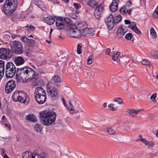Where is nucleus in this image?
I'll use <instances>...</instances> for the list:
<instances>
[{
    "instance_id": "nucleus-1",
    "label": "nucleus",
    "mask_w": 158,
    "mask_h": 158,
    "mask_svg": "<svg viewBox=\"0 0 158 158\" xmlns=\"http://www.w3.org/2000/svg\"><path fill=\"white\" fill-rule=\"evenodd\" d=\"M16 77L18 80L21 82H29L33 80L31 83L33 87L39 85L40 83L38 73H35L33 69L30 68L24 67L18 69Z\"/></svg>"
},
{
    "instance_id": "nucleus-2",
    "label": "nucleus",
    "mask_w": 158,
    "mask_h": 158,
    "mask_svg": "<svg viewBox=\"0 0 158 158\" xmlns=\"http://www.w3.org/2000/svg\"><path fill=\"white\" fill-rule=\"evenodd\" d=\"M56 117V114L53 111H50L44 110L40 112V118L42 124L45 126L51 125L55 121Z\"/></svg>"
},
{
    "instance_id": "nucleus-3",
    "label": "nucleus",
    "mask_w": 158,
    "mask_h": 158,
    "mask_svg": "<svg viewBox=\"0 0 158 158\" xmlns=\"http://www.w3.org/2000/svg\"><path fill=\"white\" fill-rule=\"evenodd\" d=\"M17 0H6L3 8V11L7 15H11L17 7Z\"/></svg>"
},
{
    "instance_id": "nucleus-4",
    "label": "nucleus",
    "mask_w": 158,
    "mask_h": 158,
    "mask_svg": "<svg viewBox=\"0 0 158 158\" xmlns=\"http://www.w3.org/2000/svg\"><path fill=\"white\" fill-rule=\"evenodd\" d=\"M122 19V16L120 15L114 17L110 14L105 19V21L108 28L110 30L113 28L115 24L119 23Z\"/></svg>"
},
{
    "instance_id": "nucleus-5",
    "label": "nucleus",
    "mask_w": 158,
    "mask_h": 158,
    "mask_svg": "<svg viewBox=\"0 0 158 158\" xmlns=\"http://www.w3.org/2000/svg\"><path fill=\"white\" fill-rule=\"evenodd\" d=\"M12 98L14 101L19 102L22 103L28 102V98L26 93L24 91H15L13 94Z\"/></svg>"
},
{
    "instance_id": "nucleus-6",
    "label": "nucleus",
    "mask_w": 158,
    "mask_h": 158,
    "mask_svg": "<svg viewBox=\"0 0 158 158\" xmlns=\"http://www.w3.org/2000/svg\"><path fill=\"white\" fill-rule=\"evenodd\" d=\"M10 46L13 52L16 54L20 55L23 52L22 44L19 41H13L10 44Z\"/></svg>"
},
{
    "instance_id": "nucleus-7",
    "label": "nucleus",
    "mask_w": 158,
    "mask_h": 158,
    "mask_svg": "<svg viewBox=\"0 0 158 158\" xmlns=\"http://www.w3.org/2000/svg\"><path fill=\"white\" fill-rule=\"evenodd\" d=\"M16 68L13 63L8 62L6 65L5 74L7 78H12L15 75Z\"/></svg>"
},
{
    "instance_id": "nucleus-8",
    "label": "nucleus",
    "mask_w": 158,
    "mask_h": 158,
    "mask_svg": "<svg viewBox=\"0 0 158 158\" xmlns=\"http://www.w3.org/2000/svg\"><path fill=\"white\" fill-rule=\"evenodd\" d=\"M47 91L52 100L58 99V92L56 88L51 85L50 82H48L47 85Z\"/></svg>"
},
{
    "instance_id": "nucleus-9",
    "label": "nucleus",
    "mask_w": 158,
    "mask_h": 158,
    "mask_svg": "<svg viewBox=\"0 0 158 158\" xmlns=\"http://www.w3.org/2000/svg\"><path fill=\"white\" fill-rule=\"evenodd\" d=\"M16 86L14 81H10L6 84L5 91L7 94H9L14 90Z\"/></svg>"
},
{
    "instance_id": "nucleus-10",
    "label": "nucleus",
    "mask_w": 158,
    "mask_h": 158,
    "mask_svg": "<svg viewBox=\"0 0 158 158\" xmlns=\"http://www.w3.org/2000/svg\"><path fill=\"white\" fill-rule=\"evenodd\" d=\"M10 52V50L4 48L0 49V58L5 60L9 58Z\"/></svg>"
},
{
    "instance_id": "nucleus-11",
    "label": "nucleus",
    "mask_w": 158,
    "mask_h": 158,
    "mask_svg": "<svg viewBox=\"0 0 158 158\" xmlns=\"http://www.w3.org/2000/svg\"><path fill=\"white\" fill-rule=\"evenodd\" d=\"M70 36L76 38L80 37L82 35V32L77 28L70 29Z\"/></svg>"
},
{
    "instance_id": "nucleus-12",
    "label": "nucleus",
    "mask_w": 158,
    "mask_h": 158,
    "mask_svg": "<svg viewBox=\"0 0 158 158\" xmlns=\"http://www.w3.org/2000/svg\"><path fill=\"white\" fill-rule=\"evenodd\" d=\"M127 28L123 25H120L118 27L117 32L118 35L120 37L123 36L127 31Z\"/></svg>"
},
{
    "instance_id": "nucleus-13",
    "label": "nucleus",
    "mask_w": 158,
    "mask_h": 158,
    "mask_svg": "<svg viewBox=\"0 0 158 158\" xmlns=\"http://www.w3.org/2000/svg\"><path fill=\"white\" fill-rule=\"evenodd\" d=\"M138 140L144 143L148 149L152 148L155 145V143L154 142L152 141H148L144 139H139Z\"/></svg>"
},
{
    "instance_id": "nucleus-14",
    "label": "nucleus",
    "mask_w": 158,
    "mask_h": 158,
    "mask_svg": "<svg viewBox=\"0 0 158 158\" xmlns=\"http://www.w3.org/2000/svg\"><path fill=\"white\" fill-rule=\"evenodd\" d=\"M41 90V93H40V104L44 103L46 99V95L45 90L42 87H40V91Z\"/></svg>"
},
{
    "instance_id": "nucleus-15",
    "label": "nucleus",
    "mask_w": 158,
    "mask_h": 158,
    "mask_svg": "<svg viewBox=\"0 0 158 158\" xmlns=\"http://www.w3.org/2000/svg\"><path fill=\"white\" fill-rule=\"evenodd\" d=\"M82 35L86 36H89L92 35L94 34V31L93 29H90L86 27L82 32Z\"/></svg>"
},
{
    "instance_id": "nucleus-16",
    "label": "nucleus",
    "mask_w": 158,
    "mask_h": 158,
    "mask_svg": "<svg viewBox=\"0 0 158 158\" xmlns=\"http://www.w3.org/2000/svg\"><path fill=\"white\" fill-rule=\"evenodd\" d=\"M14 62L17 66L23 64L25 62L24 59L21 56H16L14 58Z\"/></svg>"
},
{
    "instance_id": "nucleus-17",
    "label": "nucleus",
    "mask_w": 158,
    "mask_h": 158,
    "mask_svg": "<svg viewBox=\"0 0 158 158\" xmlns=\"http://www.w3.org/2000/svg\"><path fill=\"white\" fill-rule=\"evenodd\" d=\"M36 156L37 158H39L38 155L31 152H25L22 155L23 158H35Z\"/></svg>"
},
{
    "instance_id": "nucleus-18",
    "label": "nucleus",
    "mask_w": 158,
    "mask_h": 158,
    "mask_svg": "<svg viewBox=\"0 0 158 158\" xmlns=\"http://www.w3.org/2000/svg\"><path fill=\"white\" fill-rule=\"evenodd\" d=\"M126 110H127L126 112L129 114H131V116L133 117H135L137 114L139 112L142 111L141 109H128Z\"/></svg>"
},
{
    "instance_id": "nucleus-19",
    "label": "nucleus",
    "mask_w": 158,
    "mask_h": 158,
    "mask_svg": "<svg viewBox=\"0 0 158 158\" xmlns=\"http://www.w3.org/2000/svg\"><path fill=\"white\" fill-rule=\"evenodd\" d=\"M69 103L71 107L75 108L77 110V111H79V104H76V101L75 99H71L69 101Z\"/></svg>"
},
{
    "instance_id": "nucleus-20",
    "label": "nucleus",
    "mask_w": 158,
    "mask_h": 158,
    "mask_svg": "<svg viewBox=\"0 0 158 158\" xmlns=\"http://www.w3.org/2000/svg\"><path fill=\"white\" fill-rule=\"evenodd\" d=\"M5 71V62L3 60H0V80L4 75Z\"/></svg>"
},
{
    "instance_id": "nucleus-21",
    "label": "nucleus",
    "mask_w": 158,
    "mask_h": 158,
    "mask_svg": "<svg viewBox=\"0 0 158 158\" xmlns=\"http://www.w3.org/2000/svg\"><path fill=\"white\" fill-rule=\"evenodd\" d=\"M50 81L48 82H50L51 85H53L52 83L57 85V84L61 82L60 77L57 75H56L52 77Z\"/></svg>"
},
{
    "instance_id": "nucleus-22",
    "label": "nucleus",
    "mask_w": 158,
    "mask_h": 158,
    "mask_svg": "<svg viewBox=\"0 0 158 158\" xmlns=\"http://www.w3.org/2000/svg\"><path fill=\"white\" fill-rule=\"evenodd\" d=\"M117 2L116 0H113L109 6L110 10L112 12L116 11L118 8Z\"/></svg>"
},
{
    "instance_id": "nucleus-23",
    "label": "nucleus",
    "mask_w": 158,
    "mask_h": 158,
    "mask_svg": "<svg viewBox=\"0 0 158 158\" xmlns=\"http://www.w3.org/2000/svg\"><path fill=\"white\" fill-rule=\"evenodd\" d=\"M43 19V21L50 25L53 24L55 21L54 19L51 17H44Z\"/></svg>"
},
{
    "instance_id": "nucleus-24",
    "label": "nucleus",
    "mask_w": 158,
    "mask_h": 158,
    "mask_svg": "<svg viewBox=\"0 0 158 158\" xmlns=\"http://www.w3.org/2000/svg\"><path fill=\"white\" fill-rule=\"evenodd\" d=\"M25 118L27 121L32 123L35 122L37 120V118L32 114H29Z\"/></svg>"
},
{
    "instance_id": "nucleus-25",
    "label": "nucleus",
    "mask_w": 158,
    "mask_h": 158,
    "mask_svg": "<svg viewBox=\"0 0 158 158\" xmlns=\"http://www.w3.org/2000/svg\"><path fill=\"white\" fill-rule=\"evenodd\" d=\"M39 90L40 87H37L35 89L34 92L35 98L39 104H40V101H39V99H40Z\"/></svg>"
},
{
    "instance_id": "nucleus-26",
    "label": "nucleus",
    "mask_w": 158,
    "mask_h": 158,
    "mask_svg": "<svg viewBox=\"0 0 158 158\" xmlns=\"http://www.w3.org/2000/svg\"><path fill=\"white\" fill-rule=\"evenodd\" d=\"M119 63L120 64L123 65H125L129 61V59L126 56H123L119 58L118 59Z\"/></svg>"
},
{
    "instance_id": "nucleus-27",
    "label": "nucleus",
    "mask_w": 158,
    "mask_h": 158,
    "mask_svg": "<svg viewBox=\"0 0 158 158\" xmlns=\"http://www.w3.org/2000/svg\"><path fill=\"white\" fill-rule=\"evenodd\" d=\"M104 131L106 133L109 135H113L116 132L115 130L111 127L106 128L104 130Z\"/></svg>"
},
{
    "instance_id": "nucleus-28",
    "label": "nucleus",
    "mask_w": 158,
    "mask_h": 158,
    "mask_svg": "<svg viewBox=\"0 0 158 158\" xmlns=\"http://www.w3.org/2000/svg\"><path fill=\"white\" fill-rule=\"evenodd\" d=\"M64 25L69 27H71L73 25V23L71 19L68 18H64Z\"/></svg>"
},
{
    "instance_id": "nucleus-29",
    "label": "nucleus",
    "mask_w": 158,
    "mask_h": 158,
    "mask_svg": "<svg viewBox=\"0 0 158 158\" xmlns=\"http://www.w3.org/2000/svg\"><path fill=\"white\" fill-rule=\"evenodd\" d=\"M87 5L93 8H96L98 6L97 2L94 0L88 1L87 2Z\"/></svg>"
},
{
    "instance_id": "nucleus-30",
    "label": "nucleus",
    "mask_w": 158,
    "mask_h": 158,
    "mask_svg": "<svg viewBox=\"0 0 158 158\" xmlns=\"http://www.w3.org/2000/svg\"><path fill=\"white\" fill-rule=\"evenodd\" d=\"M86 26L82 23H80L77 24V28L80 31H83L86 28Z\"/></svg>"
},
{
    "instance_id": "nucleus-31",
    "label": "nucleus",
    "mask_w": 158,
    "mask_h": 158,
    "mask_svg": "<svg viewBox=\"0 0 158 158\" xmlns=\"http://www.w3.org/2000/svg\"><path fill=\"white\" fill-rule=\"evenodd\" d=\"M150 34L151 37L153 39H155L157 37V34L154 30L153 28L152 27L150 30Z\"/></svg>"
},
{
    "instance_id": "nucleus-32",
    "label": "nucleus",
    "mask_w": 158,
    "mask_h": 158,
    "mask_svg": "<svg viewBox=\"0 0 158 158\" xmlns=\"http://www.w3.org/2000/svg\"><path fill=\"white\" fill-rule=\"evenodd\" d=\"M95 10H97L99 12L103 13V11L104 10L103 4H101L98 5Z\"/></svg>"
},
{
    "instance_id": "nucleus-33",
    "label": "nucleus",
    "mask_w": 158,
    "mask_h": 158,
    "mask_svg": "<svg viewBox=\"0 0 158 158\" xmlns=\"http://www.w3.org/2000/svg\"><path fill=\"white\" fill-rule=\"evenodd\" d=\"M97 11V10H94V14L95 18L96 19H98L102 15L103 13L99 12Z\"/></svg>"
},
{
    "instance_id": "nucleus-34",
    "label": "nucleus",
    "mask_w": 158,
    "mask_h": 158,
    "mask_svg": "<svg viewBox=\"0 0 158 158\" xmlns=\"http://www.w3.org/2000/svg\"><path fill=\"white\" fill-rule=\"evenodd\" d=\"M157 96V94L156 93H153L150 97V99L153 102L154 104H156L157 101L156 100V98Z\"/></svg>"
},
{
    "instance_id": "nucleus-35",
    "label": "nucleus",
    "mask_w": 158,
    "mask_h": 158,
    "mask_svg": "<svg viewBox=\"0 0 158 158\" xmlns=\"http://www.w3.org/2000/svg\"><path fill=\"white\" fill-rule=\"evenodd\" d=\"M151 54L152 57L158 59V51L154 50L151 52Z\"/></svg>"
},
{
    "instance_id": "nucleus-36",
    "label": "nucleus",
    "mask_w": 158,
    "mask_h": 158,
    "mask_svg": "<svg viewBox=\"0 0 158 158\" xmlns=\"http://www.w3.org/2000/svg\"><path fill=\"white\" fill-rule=\"evenodd\" d=\"M120 54L119 52H118L114 54L112 56V59L114 61H116L118 59V58Z\"/></svg>"
},
{
    "instance_id": "nucleus-37",
    "label": "nucleus",
    "mask_w": 158,
    "mask_h": 158,
    "mask_svg": "<svg viewBox=\"0 0 158 158\" xmlns=\"http://www.w3.org/2000/svg\"><path fill=\"white\" fill-rule=\"evenodd\" d=\"M55 17L56 19V23H64V20L62 19L61 17H59L58 16H55Z\"/></svg>"
},
{
    "instance_id": "nucleus-38",
    "label": "nucleus",
    "mask_w": 158,
    "mask_h": 158,
    "mask_svg": "<svg viewBox=\"0 0 158 158\" xmlns=\"http://www.w3.org/2000/svg\"><path fill=\"white\" fill-rule=\"evenodd\" d=\"M56 26L58 29L61 30L64 28V23H56Z\"/></svg>"
},
{
    "instance_id": "nucleus-39",
    "label": "nucleus",
    "mask_w": 158,
    "mask_h": 158,
    "mask_svg": "<svg viewBox=\"0 0 158 158\" xmlns=\"http://www.w3.org/2000/svg\"><path fill=\"white\" fill-rule=\"evenodd\" d=\"M114 104L110 103L108 106V108L110 110L113 111H115L117 110V109L116 108L114 107Z\"/></svg>"
},
{
    "instance_id": "nucleus-40",
    "label": "nucleus",
    "mask_w": 158,
    "mask_h": 158,
    "mask_svg": "<svg viewBox=\"0 0 158 158\" xmlns=\"http://www.w3.org/2000/svg\"><path fill=\"white\" fill-rule=\"evenodd\" d=\"M153 18L154 19L158 18V6L156 8L153 15Z\"/></svg>"
},
{
    "instance_id": "nucleus-41",
    "label": "nucleus",
    "mask_w": 158,
    "mask_h": 158,
    "mask_svg": "<svg viewBox=\"0 0 158 158\" xmlns=\"http://www.w3.org/2000/svg\"><path fill=\"white\" fill-rule=\"evenodd\" d=\"M40 158H48L46 152L45 151L40 152Z\"/></svg>"
},
{
    "instance_id": "nucleus-42",
    "label": "nucleus",
    "mask_w": 158,
    "mask_h": 158,
    "mask_svg": "<svg viewBox=\"0 0 158 158\" xmlns=\"http://www.w3.org/2000/svg\"><path fill=\"white\" fill-rule=\"evenodd\" d=\"M113 101L117 102V103L119 104H121L123 103L122 100L120 98H114L113 99Z\"/></svg>"
},
{
    "instance_id": "nucleus-43",
    "label": "nucleus",
    "mask_w": 158,
    "mask_h": 158,
    "mask_svg": "<svg viewBox=\"0 0 158 158\" xmlns=\"http://www.w3.org/2000/svg\"><path fill=\"white\" fill-rule=\"evenodd\" d=\"M141 63L142 64L144 65H145L148 66H150V62L147 59H146L143 60L141 61Z\"/></svg>"
},
{
    "instance_id": "nucleus-44",
    "label": "nucleus",
    "mask_w": 158,
    "mask_h": 158,
    "mask_svg": "<svg viewBox=\"0 0 158 158\" xmlns=\"http://www.w3.org/2000/svg\"><path fill=\"white\" fill-rule=\"evenodd\" d=\"M82 47V44L80 43L77 46V52L78 54H81V49Z\"/></svg>"
},
{
    "instance_id": "nucleus-45",
    "label": "nucleus",
    "mask_w": 158,
    "mask_h": 158,
    "mask_svg": "<svg viewBox=\"0 0 158 158\" xmlns=\"http://www.w3.org/2000/svg\"><path fill=\"white\" fill-rule=\"evenodd\" d=\"M40 9L42 11L44 12V13H43L44 15L46 14L47 13V8L45 7L44 5H42L41 7H40Z\"/></svg>"
},
{
    "instance_id": "nucleus-46",
    "label": "nucleus",
    "mask_w": 158,
    "mask_h": 158,
    "mask_svg": "<svg viewBox=\"0 0 158 158\" xmlns=\"http://www.w3.org/2000/svg\"><path fill=\"white\" fill-rule=\"evenodd\" d=\"M128 27V28H130L132 29L135 27H136V24L135 22H130V23L129 24Z\"/></svg>"
},
{
    "instance_id": "nucleus-47",
    "label": "nucleus",
    "mask_w": 158,
    "mask_h": 158,
    "mask_svg": "<svg viewBox=\"0 0 158 158\" xmlns=\"http://www.w3.org/2000/svg\"><path fill=\"white\" fill-rule=\"evenodd\" d=\"M35 43V41L32 39H29L28 42L27 43V45L30 46H33Z\"/></svg>"
},
{
    "instance_id": "nucleus-48",
    "label": "nucleus",
    "mask_w": 158,
    "mask_h": 158,
    "mask_svg": "<svg viewBox=\"0 0 158 158\" xmlns=\"http://www.w3.org/2000/svg\"><path fill=\"white\" fill-rule=\"evenodd\" d=\"M157 154V152H151L146 154V156L147 158H149L150 157H152L155 156Z\"/></svg>"
},
{
    "instance_id": "nucleus-49",
    "label": "nucleus",
    "mask_w": 158,
    "mask_h": 158,
    "mask_svg": "<svg viewBox=\"0 0 158 158\" xmlns=\"http://www.w3.org/2000/svg\"><path fill=\"white\" fill-rule=\"evenodd\" d=\"M132 30L137 34H141V31L136 26L135 27H134Z\"/></svg>"
},
{
    "instance_id": "nucleus-50",
    "label": "nucleus",
    "mask_w": 158,
    "mask_h": 158,
    "mask_svg": "<svg viewBox=\"0 0 158 158\" xmlns=\"http://www.w3.org/2000/svg\"><path fill=\"white\" fill-rule=\"evenodd\" d=\"M29 39L26 36H23L21 38L22 41L24 43L27 44Z\"/></svg>"
},
{
    "instance_id": "nucleus-51",
    "label": "nucleus",
    "mask_w": 158,
    "mask_h": 158,
    "mask_svg": "<svg viewBox=\"0 0 158 158\" xmlns=\"http://www.w3.org/2000/svg\"><path fill=\"white\" fill-rule=\"evenodd\" d=\"M127 8L125 6H124L123 7H122L120 10V13L122 14H126V10H127Z\"/></svg>"
},
{
    "instance_id": "nucleus-52",
    "label": "nucleus",
    "mask_w": 158,
    "mask_h": 158,
    "mask_svg": "<svg viewBox=\"0 0 158 158\" xmlns=\"http://www.w3.org/2000/svg\"><path fill=\"white\" fill-rule=\"evenodd\" d=\"M132 36V34L130 33H128L126 34L125 35V37L127 40L131 39Z\"/></svg>"
},
{
    "instance_id": "nucleus-53",
    "label": "nucleus",
    "mask_w": 158,
    "mask_h": 158,
    "mask_svg": "<svg viewBox=\"0 0 158 158\" xmlns=\"http://www.w3.org/2000/svg\"><path fill=\"white\" fill-rule=\"evenodd\" d=\"M4 125L5 128L9 131L11 130V125L10 124L5 123Z\"/></svg>"
},
{
    "instance_id": "nucleus-54",
    "label": "nucleus",
    "mask_w": 158,
    "mask_h": 158,
    "mask_svg": "<svg viewBox=\"0 0 158 158\" xmlns=\"http://www.w3.org/2000/svg\"><path fill=\"white\" fill-rule=\"evenodd\" d=\"M73 4L74 7L76 10L78 9L81 7V6L80 4L78 3L74 2Z\"/></svg>"
},
{
    "instance_id": "nucleus-55",
    "label": "nucleus",
    "mask_w": 158,
    "mask_h": 158,
    "mask_svg": "<svg viewBox=\"0 0 158 158\" xmlns=\"http://www.w3.org/2000/svg\"><path fill=\"white\" fill-rule=\"evenodd\" d=\"M34 130L37 132H38L40 130V124L37 123L34 127Z\"/></svg>"
},
{
    "instance_id": "nucleus-56",
    "label": "nucleus",
    "mask_w": 158,
    "mask_h": 158,
    "mask_svg": "<svg viewBox=\"0 0 158 158\" xmlns=\"http://www.w3.org/2000/svg\"><path fill=\"white\" fill-rule=\"evenodd\" d=\"M92 56L91 55H90L88 58L87 60V64H90L92 62Z\"/></svg>"
},
{
    "instance_id": "nucleus-57",
    "label": "nucleus",
    "mask_w": 158,
    "mask_h": 158,
    "mask_svg": "<svg viewBox=\"0 0 158 158\" xmlns=\"http://www.w3.org/2000/svg\"><path fill=\"white\" fill-rule=\"evenodd\" d=\"M26 27L28 28L29 29L32 31H34V27L33 26H30L28 25H27L26 26Z\"/></svg>"
},
{
    "instance_id": "nucleus-58",
    "label": "nucleus",
    "mask_w": 158,
    "mask_h": 158,
    "mask_svg": "<svg viewBox=\"0 0 158 158\" xmlns=\"http://www.w3.org/2000/svg\"><path fill=\"white\" fill-rule=\"evenodd\" d=\"M1 154L2 155V156H3L4 158H7L6 157V156H8L6 154H5L4 151L3 150H2L1 153Z\"/></svg>"
},
{
    "instance_id": "nucleus-59",
    "label": "nucleus",
    "mask_w": 158,
    "mask_h": 158,
    "mask_svg": "<svg viewBox=\"0 0 158 158\" xmlns=\"http://www.w3.org/2000/svg\"><path fill=\"white\" fill-rule=\"evenodd\" d=\"M105 54L107 55H109L110 52V49L109 48H107L106 50Z\"/></svg>"
},
{
    "instance_id": "nucleus-60",
    "label": "nucleus",
    "mask_w": 158,
    "mask_h": 158,
    "mask_svg": "<svg viewBox=\"0 0 158 158\" xmlns=\"http://www.w3.org/2000/svg\"><path fill=\"white\" fill-rule=\"evenodd\" d=\"M34 3L35 4L37 5L38 7H40V4L39 0H35Z\"/></svg>"
},
{
    "instance_id": "nucleus-61",
    "label": "nucleus",
    "mask_w": 158,
    "mask_h": 158,
    "mask_svg": "<svg viewBox=\"0 0 158 158\" xmlns=\"http://www.w3.org/2000/svg\"><path fill=\"white\" fill-rule=\"evenodd\" d=\"M127 6L128 7H130L131 6V1H129L127 2Z\"/></svg>"
},
{
    "instance_id": "nucleus-62",
    "label": "nucleus",
    "mask_w": 158,
    "mask_h": 158,
    "mask_svg": "<svg viewBox=\"0 0 158 158\" xmlns=\"http://www.w3.org/2000/svg\"><path fill=\"white\" fill-rule=\"evenodd\" d=\"M29 52L30 51L29 50L27 51L26 50L25 51L26 53V55L28 56H29L30 55Z\"/></svg>"
},
{
    "instance_id": "nucleus-63",
    "label": "nucleus",
    "mask_w": 158,
    "mask_h": 158,
    "mask_svg": "<svg viewBox=\"0 0 158 158\" xmlns=\"http://www.w3.org/2000/svg\"><path fill=\"white\" fill-rule=\"evenodd\" d=\"M40 85H41V86H40L41 87H42V86H45L44 82L43 80L41 81L40 80Z\"/></svg>"
},
{
    "instance_id": "nucleus-64",
    "label": "nucleus",
    "mask_w": 158,
    "mask_h": 158,
    "mask_svg": "<svg viewBox=\"0 0 158 158\" xmlns=\"http://www.w3.org/2000/svg\"><path fill=\"white\" fill-rule=\"evenodd\" d=\"M130 22L131 21L129 20L125 19L124 20V23L126 24H129Z\"/></svg>"
}]
</instances>
